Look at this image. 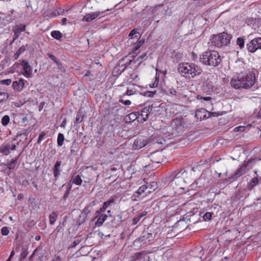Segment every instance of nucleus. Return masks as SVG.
I'll list each match as a JSON object with an SVG mask.
<instances>
[{"instance_id": "cd10ccee", "label": "nucleus", "mask_w": 261, "mask_h": 261, "mask_svg": "<svg viewBox=\"0 0 261 261\" xmlns=\"http://www.w3.org/2000/svg\"><path fill=\"white\" fill-rule=\"evenodd\" d=\"M115 200H116V198H110L109 200H108V201H105L103 203V205L106 207V208H107L109 206H110L112 204L114 203L115 201Z\"/></svg>"}, {"instance_id": "e433bc0d", "label": "nucleus", "mask_w": 261, "mask_h": 261, "mask_svg": "<svg viewBox=\"0 0 261 261\" xmlns=\"http://www.w3.org/2000/svg\"><path fill=\"white\" fill-rule=\"evenodd\" d=\"M156 93V91H146L144 92V95L146 97H152Z\"/></svg>"}, {"instance_id": "39448f33", "label": "nucleus", "mask_w": 261, "mask_h": 261, "mask_svg": "<svg viewBox=\"0 0 261 261\" xmlns=\"http://www.w3.org/2000/svg\"><path fill=\"white\" fill-rule=\"evenodd\" d=\"M247 48L251 53H254L258 49H261V38L257 37L251 40L247 44Z\"/></svg>"}, {"instance_id": "052dcab7", "label": "nucleus", "mask_w": 261, "mask_h": 261, "mask_svg": "<svg viewBox=\"0 0 261 261\" xmlns=\"http://www.w3.org/2000/svg\"><path fill=\"white\" fill-rule=\"evenodd\" d=\"M19 56L20 55L17 53L16 52V53L14 55V59L15 60L17 59L18 58V57H19Z\"/></svg>"}, {"instance_id": "0eeeda50", "label": "nucleus", "mask_w": 261, "mask_h": 261, "mask_svg": "<svg viewBox=\"0 0 261 261\" xmlns=\"http://www.w3.org/2000/svg\"><path fill=\"white\" fill-rule=\"evenodd\" d=\"M16 147L15 144L11 142L4 143L0 146V152L4 155H7L10 153V150H15Z\"/></svg>"}, {"instance_id": "2eb2a0df", "label": "nucleus", "mask_w": 261, "mask_h": 261, "mask_svg": "<svg viewBox=\"0 0 261 261\" xmlns=\"http://www.w3.org/2000/svg\"><path fill=\"white\" fill-rule=\"evenodd\" d=\"M153 239V235L151 233L147 231H144L140 237V240L144 243L150 242Z\"/></svg>"}, {"instance_id": "13d9d810", "label": "nucleus", "mask_w": 261, "mask_h": 261, "mask_svg": "<svg viewBox=\"0 0 261 261\" xmlns=\"http://www.w3.org/2000/svg\"><path fill=\"white\" fill-rule=\"evenodd\" d=\"M147 214V212L145 211H144L141 214H139V215L140 216L141 218L143 217Z\"/></svg>"}, {"instance_id": "2f4dec72", "label": "nucleus", "mask_w": 261, "mask_h": 261, "mask_svg": "<svg viewBox=\"0 0 261 261\" xmlns=\"http://www.w3.org/2000/svg\"><path fill=\"white\" fill-rule=\"evenodd\" d=\"M141 218H142L139 214L136 215L133 219L132 224L134 225L137 224L139 222Z\"/></svg>"}, {"instance_id": "423d86ee", "label": "nucleus", "mask_w": 261, "mask_h": 261, "mask_svg": "<svg viewBox=\"0 0 261 261\" xmlns=\"http://www.w3.org/2000/svg\"><path fill=\"white\" fill-rule=\"evenodd\" d=\"M109 9L105 11H98L94 12H91L87 14L82 19L83 21L90 22L97 18H100L101 15H105L106 12L109 11Z\"/></svg>"}, {"instance_id": "3c124183", "label": "nucleus", "mask_w": 261, "mask_h": 261, "mask_svg": "<svg viewBox=\"0 0 261 261\" xmlns=\"http://www.w3.org/2000/svg\"><path fill=\"white\" fill-rule=\"evenodd\" d=\"M146 55V53H144L142 55L139 56L138 59H137V61H139L140 59L142 60L144 57H145ZM142 62V60H140V62Z\"/></svg>"}, {"instance_id": "ddd939ff", "label": "nucleus", "mask_w": 261, "mask_h": 261, "mask_svg": "<svg viewBox=\"0 0 261 261\" xmlns=\"http://www.w3.org/2000/svg\"><path fill=\"white\" fill-rule=\"evenodd\" d=\"M27 81L20 79L18 81H14L12 83V87L13 89L18 92H20L24 88L25 83Z\"/></svg>"}, {"instance_id": "f257e3e1", "label": "nucleus", "mask_w": 261, "mask_h": 261, "mask_svg": "<svg viewBox=\"0 0 261 261\" xmlns=\"http://www.w3.org/2000/svg\"><path fill=\"white\" fill-rule=\"evenodd\" d=\"M256 82L255 73L253 71L242 72L230 80L231 86L235 89L250 88Z\"/></svg>"}, {"instance_id": "a211bd4d", "label": "nucleus", "mask_w": 261, "mask_h": 261, "mask_svg": "<svg viewBox=\"0 0 261 261\" xmlns=\"http://www.w3.org/2000/svg\"><path fill=\"white\" fill-rule=\"evenodd\" d=\"M25 25H21L20 26H17L14 32V38L13 40L16 39L20 35V33L25 30Z\"/></svg>"}, {"instance_id": "5701e85b", "label": "nucleus", "mask_w": 261, "mask_h": 261, "mask_svg": "<svg viewBox=\"0 0 261 261\" xmlns=\"http://www.w3.org/2000/svg\"><path fill=\"white\" fill-rule=\"evenodd\" d=\"M51 36L52 37L59 40L62 37V34L59 31H53L51 32Z\"/></svg>"}, {"instance_id": "c85d7f7f", "label": "nucleus", "mask_w": 261, "mask_h": 261, "mask_svg": "<svg viewBox=\"0 0 261 261\" xmlns=\"http://www.w3.org/2000/svg\"><path fill=\"white\" fill-rule=\"evenodd\" d=\"M92 206L91 204L87 205L85 208L83 210V213L85 215H88L92 211Z\"/></svg>"}, {"instance_id": "bf43d9fd", "label": "nucleus", "mask_w": 261, "mask_h": 261, "mask_svg": "<svg viewBox=\"0 0 261 261\" xmlns=\"http://www.w3.org/2000/svg\"><path fill=\"white\" fill-rule=\"evenodd\" d=\"M138 41H134V40H132L131 41H129V39L128 40V42L131 45L134 44L135 43L137 42Z\"/></svg>"}, {"instance_id": "4c0bfd02", "label": "nucleus", "mask_w": 261, "mask_h": 261, "mask_svg": "<svg viewBox=\"0 0 261 261\" xmlns=\"http://www.w3.org/2000/svg\"><path fill=\"white\" fill-rule=\"evenodd\" d=\"M212 217V213L210 212L206 213L203 216V219L205 221L210 220L211 219Z\"/></svg>"}, {"instance_id": "6e6552de", "label": "nucleus", "mask_w": 261, "mask_h": 261, "mask_svg": "<svg viewBox=\"0 0 261 261\" xmlns=\"http://www.w3.org/2000/svg\"><path fill=\"white\" fill-rule=\"evenodd\" d=\"M154 108L153 105L147 106L143 108L141 110L140 114L138 116V118L143 122L146 121L148 118L149 114Z\"/></svg>"}, {"instance_id": "58836bf2", "label": "nucleus", "mask_w": 261, "mask_h": 261, "mask_svg": "<svg viewBox=\"0 0 261 261\" xmlns=\"http://www.w3.org/2000/svg\"><path fill=\"white\" fill-rule=\"evenodd\" d=\"M144 39H142L138 41L137 45L134 47V50H138L140 46H141L144 43Z\"/></svg>"}, {"instance_id": "6e6d98bb", "label": "nucleus", "mask_w": 261, "mask_h": 261, "mask_svg": "<svg viewBox=\"0 0 261 261\" xmlns=\"http://www.w3.org/2000/svg\"><path fill=\"white\" fill-rule=\"evenodd\" d=\"M14 254H15V252H14V250H12L11 252V254L9 257V259H10L11 260V259L13 257Z\"/></svg>"}, {"instance_id": "79ce46f5", "label": "nucleus", "mask_w": 261, "mask_h": 261, "mask_svg": "<svg viewBox=\"0 0 261 261\" xmlns=\"http://www.w3.org/2000/svg\"><path fill=\"white\" fill-rule=\"evenodd\" d=\"M45 133L44 132H41L40 134V135L39 136V137L38 138V140H37V143L38 144L41 143V142L43 139V138L45 137Z\"/></svg>"}, {"instance_id": "72a5a7b5", "label": "nucleus", "mask_w": 261, "mask_h": 261, "mask_svg": "<svg viewBox=\"0 0 261 261\" xmlns=\"http://www.w3.org/2000/svg\"><path fill=\"white\" fill-rule=\"evenodd\" d=\"M136 91L133 89L127 88L126 91L123 94V96L125 95H132L135 93Z\"/></svg>"}, {"instance_id": "c03bdc74", "label": "nucleus", "mask_w": 261, "mask_h": 261, "mask_svg": "<svg viewBox=\"0 0 261 261\" xmlns=\"http://www.w3.org/2000/svg\"><path fill=\"white\" fill-rule=\"evenodd\" d=\"M107 208L105 207L103 205H102V207H101L99 210L96 211L97 216L96 217L98 216V215H100L101 213L105 212Z\"/></svg>"}, {"instance_id": "dca6fc26", "label": "nucleus", "mask_w": 261, "mask_h": 261, "mask_svg": "<svg viewBox=\"0 0 261 261\" xmlns=\"http://www.w3.org/2000/svg\"><path fill=\"white\" fill-rule=\"evenodd\" d=\"M61 165V161H57L54 167L53 168V173L54 176L55 178L57 179L59 178V175H60V173L62 171L60 166Z\"/></svg>"}, {"instance_id": "1a4fd4ad", "label": "nucleus", "mask_w": 261, "mask_h": 261, "mask_svg": "<svg viewBox=\"0 0 261 261\" xmlns=\"http://www.w3.org/2000/svg\"><path fill=\"white\" fill-rule=\"evenodd\" d=\"M21 65L23 67V72L22 74L27 78L32 77L33 74V70L32 68L30 65L29 63L26 61L23 60L21 62Z\"/></svg>"}, {"instance_id": "8fccbe9b", "label": "nucleus", "mask_w": 261, "mask_h": 261, "mask_svg": "<svg viewBox=\"0 0 261 261\" xmlns=\"http://www.w3.org/2000/svg\"><path fill=\"white\" fill-rule=\"evenodd\" d=\"M66 125V119H64L62 122L61 123L60 126L61 127H65V125Z\"/></svg>"}, {"instance_id": "c9c22d12", "label": "nucleus", "mask_w": 261, "mask_h": 261, "mask_svg": "<svg viewBox=\"0 0 261 261\" xmlns=\"http://www.w3.org/2000/svg\"><path fill=\"white\" fill-rule=\"evenodd\" d=\"M9 232V228L7 226L3 227L1 229V233L3 236H7Z\"/></svg>"}, {"instance_id": "a19ab883", "label": "nucleus", "mask_w": 261, "mask_h": 261, "mask_svg": "<svg viewBox=\"0 0 261 261\" xmlns=\"http://www.w3.org/2000/svg\"><path fill=\"white\" fill-rule=\"evenodd\" d=\"M119 102L125 106H129L131 104V101L129 100H125L122 98V97L119 99Z\"/></svg>"}, {"instance_id": "680f3d73", "label": "nucleus", "mask_w": 261, "mask_h": 261, "mask_svg": "<svg viewBox=\"0 0 261 261\" xmlns=\"http://www.w3.org/2000/svg\"><path fill=\"white\" fill-rule=\"evenodd\" d=\"M23 197V195L22 194H18V196H17V199H19V200H20Z\"/></svg>"}, {"instance_id": "ea45409f", "label": "nucleus", "mask_w": 261, "mask_h": 261, "mask_svg": "<svg viewBox=\"0 0 261 261\" xmlns=\"http://www.w3.org/2000/svg\"><path fill=\"white\" fill-rule=\"evenodd\" d=\"M0 83L3 85L9 86L11 83V80L10 79H6L0 81Z\"/></svg>"}, {"instance_id": "b1692460", "label": "nucleus", "mask_w": 261, "mask_h": 261, "mask_svg": "<svg viewBox=\"0 0 261 261\" xmlns=\"http://www.w3.org/2000/svg\"><path fill=\"white\" fill-rule=\"evenodd\" d=\"M9 96V94L7 92H0V103L6 101Z\"/></svg>"}, {"instance_id": "7c9ffc66", "label": "nucleus", "mask_w": 261, "mask_h": 261, "mask_svg": "<svg viewBox=\"0 0 261 261\" xmlns=\"http://www.w3.org/2000/svg\"><path fill=\"white\" fill-rule=\"evenodd\" d=\"M10 121V117L8 115H5L2 119V123L4 126L8 125Z\"/></svg>"}, {"instance_id": "393cba45", "label": "nucleus", "mask_w": 261, "mask_h": 261, "mask_svg": "<svg viewBox=\"0 0 261 261\" xmlns=\"http://www.w3.org/2000/svg\"><path fill=\"white\" fill-rule=\"evenodd\" d=\"M64 140V136L63 134L61 133H59L58 135V138H57V143L58 145L59 146H61L63 144V142Z\"/></svg>"}, {"instance_id": "9b49d317", "label": "nucleus", "mask_w": 261, "mask_h": 261, "mask_svg": "<svg viewBox=\"0 0 261 261\" xmlns=\"http://www.w3.org/2000/svg\"><path fill=\"white\" fill-rule=\"evenodd\" d=\"M147 143L148 141L145 138H138L134 141L132 147L135 150L140 149L146 146Z\"/></svg>"}, {"instance_id": "6ab92c4d", "label": "nucleus", "mask_w": 261, "mask_h": 261, "mask_svg": "<svg viewBox=\"0 0 261 261\" xmlns=\"http://www.w3.org/2000/svg\"><path fill=\"white\" fill-rule=\"evenodd\" d=\"M98 219L95 222V225L97 226H100L102 225L103 223L106 220L107 215L106 214H100L98 215Z\"/></svg>"}, {"instance_id": "338daca9", "label": "nucleus", "mask_w": 261, "mask_h": 261, "mask_svg": "<svg viewBox=\"0 0 261 261\" xmlns=\"http://www.w3.org/2000/svg\"><path fill=\"white\" fill-rule=\"evenodd\" d=\"M258 116L259 117H261V108H260V109L258 112Z\"/></svg>"}, {"instance_id": "09e8293b", "label": "nucleus", "mask_w": 261, "mask_h": 261, "mask_svg": "<svg viewBox=\"0 0 261 261\" xmlns=\"http://www.w3.org/2000/svg\"><path fill=\"white\" fill-rule=\"evenodd\" d=\"M158 82H159V79H158L156 77L155 82H154V83H153L152 86H150V87H156L157 85H158Z\"/></svg>"}, {"instance_id": "37998d69", "label": "nucleus", "mask_w": 261, "mask_h": 261, "mask_svg": "<svg viewBox=\"0 0 261 261\" xmlns=\"http://www.w3.org/2000/svg\"><path fill=\"white\" fill-rule=\"evenodd\" d=\"M27 46V45H26V46H21L18 50L17 51H16V53H17L19 55H20L22 53H23L26 49V46Z\"/></svg>"}, {"instance_id": "4d7b16f0", "label": "nucleus", "mask_w": 261, "mask_h": 261, "mask_svg": "<svg viewBox=\"0 0 261 261\" xmlns=\"http://www.w3.org/2000/svg\"><path fill=\"white\" fill-rule=\"evenodd\" d=\"M132 61V60H129L128 62L126 63L125 64V67L123 69V70H124L126 68V67L129 66L130 64Z\"/></svg>"}, {"instance_id": "c756f323", "label": "nucleus", "mask_w": 261, "mask_h": 261, "mask_svg": "<svg viewBox=\"0 0 261 261\" xmlns=\"http://www.w3.org/2000/svg\"><path fill=\"white\" fill-rule=\"evenodd\" d=\"M197 99L201 100L202 102H203V101L210 102L212 98L210 96H202V95H198L197 96Z\"/></svg>"}, {"instance_id": "49530a36", "label": "nucleus", "mask_w": 261, "mask_h": 261, "mask_svg": "<svg viewBox=\"0 0 261 261\" xmlns=\"http://www.w3.org/2000/svg\"><path fill=\"white\" fill-rule=\"evenodd\" d=\"M169 92L170 94L173 95H176L177 93L176 90L173 88H170L169 89Z\"/></svg>"}, {"instance_id": "f03ea898", "label": "nucleus", "mask_w": 261, "mask_h": 261, "mask_svg": "<svg viewBox=\"0 0 261 261\" xmlns=\"http://www.w3.org/2000/svg\"><path fill=\"white\" fill-rule=\"evenodd\" d=\"M177 70L181 75L188 79L194 78L202 72L200 67L192 63H180Z\"/></svg>"}, {"instance_id": "864d4df0", "label": "nucleus", "mask_w": 261, "mask_h": 261, "mask_svg": "<svg viewBox=\"0 0 261 261\" xmlns=\"http://www.w3.org/2000/svg\"><path fill=\"white\" fill-rule=\"evenodd\" d=\"M177 175H178V174H176L175 175H174V177H173V179H172V180L170 181V183H171V186H172V185H173V182H174V179H175V178H178V177H177Z\"/></svg>"}, {"instance_id": "20e7f679", "label": "nucleus", "mask_w": 261, "mask_h": 261, "mask_svg": "<svg viewBox=\"0 0 261 261\" xmlns=\"http://www.w3.org/2000/svg\"><path fill=\"white\" fill-rule=\"evenodd\" d=\"M231 35L225 32L217 35H214L211 39L212 45L217 48H221L227 46L230 42Z\"/></svg>"}, {"instance_id": "9d476101", "label": "nucleus", "mask_w": 261, "mask_h": 261, "mask_svg": "<svg viewBox=\"0 0 261 261\" xmlns=\"http://www.w3.org/2000/svg\"><path fill=\"white\" fill-rule=\"evenodd\" d=\"M250 163V161H244L243 164L237 170L235 174L233 175L232 178L236 179L238 177L245 174L247 171V167Z\"/></svg>"}, {"instance_id": "f704fd0d", "label": "nucleus", "mask_w": 261, "mask_h": 261, "mask_svg": "<svg viewBox=\"0 0 261 261\" xmlns=\"http://www.w3.org/2000/svg\"><path fill=\"white\" fill-rule=\"evenodd\" d=\"M247 126H239L234 128L233 131L235 132H242L245 130V128H246Z\"/></svg>"}, {"instance_id": "a878e982", "label": "nucleus", "mask_w": 261, "mask_h": 261, "mask_svg": "<svg viewBox=\"0 0 261 261\" xmlns=\"http://www.w3.org/2000/svg\"><path fill=\"white\" fill-rule=\"evenodd\" d=\"M83 115L82 112L79 111L75 118V123H79L83 121Z\"/></svg>"}, {"instance_id": "603ef678", "label": "nucleus", "mask_w": 261, "mask_h": 261, "mask_svg": "<svg viewBox=\"0 0 261 261\" xmlns=\"http://www.w3.org/2000/svg\"><path fill=\"white\" fill-rule=\"evenodd\" d=\"M61 258L60 256H56L52 261H61Z\"/></svg>"}, {"instance_id": "0e129e2a", "label": "nucleus", "mask_w": 261, "mask_h": 261, "mask_svg": "<svg viewBox=\"0 0 261 261\" xmlns=\"http://www.w3.org/2000/svg\"><path fill=\"white\" fill-rule=\"evenodd\" d=\"M200 113H201L200 111H196L195 113V116H196L197 118H198Z\"/></svg>"}, {"instance_id": "5fc2aeb1", "label": "nucleus", "mask_w": 261, "mask_h": 261, "mask_svg": "<svg viewBox=\"0 0 261 261\" xmlns=\"http://www.w3.org/2000/svg\"><path fill=\"white\" fill-rule=\"evenodd\" d=\"M62 23L63 25H65L67 23V19L66 18H63L62 20Z\"/></svg>"}, {"instance_id": "69168bd1", "label": "nucleus", "mask_w": 261, "mask_h": 261, "mask_svg": "<svg viewBox=\"0 0 261 261\" xmlns=\"http://www.w3.org/2000/svg\"><path fill=\"white\" fill-rule=\"evenodd\" d=\"M40 239H41V237L40 236L37 235V236H35V240L36 241H39L40 240Z\"/></svg>"}, {"instance_id": "aec40b11", "label": "nucleus", "mask_w": 261, "mask_h": 261, "mask_svg": "<svg viewBox=\"0 0 261 261\" xmlns=\"http://www.w3.org/2000/svg\"><path fill=\"white\" fill-rule=\"evenodd\" d=\"M258 183V178L257 177L253 178L248 183L247 188L248 190H251Z\"/></svg>"}, {"instance_id": "412c9836", "label": "nucleus", "mask_w": 261, "mask_h": 261, "mask_svg": "<svg viewBox=\"0 0 261 261\" xmlns=\"http://www.w3.org/2000/svg\"><path fill=\"white\" fill-rule=\"evenodd\" d=\"M72 182L76 185L80 186L82 183V179L79 175H73L72 177Z\"/></svg>"}, {"instance_id": "bb28decb", "label": "nucleus", "mask_w": 261, "mask_h": 261, "mask_svg": "<svg viewBox=\"0 0 261 261\" xmlns=\"http://www.w3.org/2000/svg\"><path fill=\"white\" fill-rule=\"evenodd\" d=\"M48 56L57 64L59 68H60V66H61V63L57 59L56 57L51 54H48Z\"/></svg>"}, {"instance_id": "7ed1b4c3", "label": "nucleus", "mask_w": 261, "mask_h": 261, "mask_svg": "<svg viewBox=\"0 0 261 261\" xmlns=\"http://www.w3.org/2000/svg\"><path fill=\"white\" fill-rule=\"evenodd\" d=\"M200 61L204 65L217 66L221 62L219 53L215 50H210L203 53L200 57Z\"/></svg>"}, {"instance_id": "473e14b6", "label": "nucleus", "mask_w": 261, "mask_h": 261, "mask_svg": "<svg viewBox=\"0 0 261 261\" xmlns=\"http://www.w3.org/2000/svg\"><path fill=\"white\" fill-rule=\"evenodd\" d=\"M237 44L240 47V48H242L244 46V40L243 38L240 37L237 39Z\"/></svg>"}, {"instance_id": "774afa93", "label": "nucleus", "mask_w": 261, "mask_h": 261, "mask_svg": "<svg viewBox=\"0 0 261 261\" xmlns=\"http://www.w3.org/2000/svg\"><path fill=\"white\" fill-rule=\"evenodd\" d=\"M194 258L195 259H197V261H200V258H201V257H197V256H194Z\"/></svg>"}, {"instance_id": "f3484780", "label": "nucleus", "mask_w": 261, "mask_h": 261, "mask_svg": "<svg viewBox=\"0 0 261 261\" xmlns=\"http://www.w3.org/2000/svg\"><path fill=\"white\" fill-rule=\"evenodd\" d=\"M139 33L138 31V29H134L130 31L128 37L129 40H134V41H138L140 38Z\"/></svg>"}, {"instance_id": "4468645a", "label": "nucleus", "mask_w": 261, "mask_h": 261, "mask_svg": "<svg viewBox=\"0 0 261 261\" xmlns=\"http://www.w3.org/2000/svg\"><path fill=\"white\" fill-rule=\"evenodd\" d=\"M147 186L144 185L141 186L139 189L136 191L133 195L132 196L131 199L132 200L136 201L140 200V195H141L143 193L145 192V191L147 189Z\"/></svg>"}, {"instance_id": "4be33fe9", "label": "nucleus", "mask_w": 261, "mask_h": 261, "mask_svg": "<svg viewBox=\"0 0 261 261\" xmlns=\"http://www.w3.org/2000/svg\"><path fill=\"white\" fill-rule=\"evenodd\" d=\"M58 213L57 212H53L49 216V223L50 225H53L55 223L58 217Z\"/></svg>"}, {"instance_id": "e2e57ef3", "label": "nucleus", "mask_w": 261, "mask_h": 261, "mask_svg": "<svg viewBox=\"0 0 261 261\" xmlns=\"http://www.w3.org/2000/svg\"><path fill=\"white\" fill-rule=\"evenodd\" d=\"M21 255H22V256L23 258H25V257L27 256V252H25V251L24 250V251H23V252L21 253Z\"/></svg>"}, {"instance_id": "de8ad7c7", "label": "nucleus", "mask_w": 261, "mask_h": 261, "mask_svg": "<svg viewBox=\"0 0 261 261\" xmlns=\"http://www.w3.org/2000/svg\"><path fill=\"white\" fill-rule=\"evenodd\" d=\"M128 116L130 120H135L137 118L136 114L133 113L129 114Z\"/></svg>"}, {"instance_id": "a18cd8bd", "label": "nucleus", "mask_w": 261, "mask_h": 261, "mask_svg": "<svg viewBox=\"0 0 261 261\" xmlns=\"http://www.w3.org/2000/svg\"><path fill=\"white\" fill-rule=\"evenodd\" d=\"M24 103V101H15L13 102V105L16 107H19L23 105Z\"/></svg>"}, {"instance_id": "f8f14e48", "label": "nucleus", "mask_w": 261, "mask_h": 261, "mask_svg": "<svg viewBox=\"0 0 261 261\" xmlns=\"http://www.w3.org/2000/svg\"><path fill=\"white\" fill-rule=\"evenodd\" d=\"M150 158L152 163L157 164L161 163L164 160L162 153L159 151L151 153Z\"/></svg>"}]
</instances>
